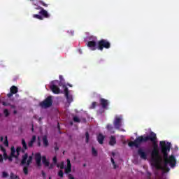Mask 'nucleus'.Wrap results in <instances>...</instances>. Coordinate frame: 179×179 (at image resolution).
<instances>
[{
	"mask_svg": "<svg viewBox=\"0 0 179 179\" xmlns=\"http://www.w3.org/2000/svg\"><path fill=\"white\" fill-rule=\"evenodd\" d=\"M48 179H51V176H50Z\"/></svg>",
	"mask_w": 179,
	"mask_h": 179,
	"instance_id": "obj_63",
	"label": "nucleus"
},
{
	"mask_svg": "<svg viewBox=\"0 0 179 179\" xmlns=\"http://www.w3.org/2000/svg\"><path fill=\"white\" fill-rule=\"evenodd\" d=\"M38 139L39 140L38 141V146H41V142L40 141V137H38Z\"/></svg>",
	"mask_w": 179,
	"mask_h": 179,
	"instance_id": "obj_48",
	"label": "nucleus"
},
{
	"mask_svg": "<svg viewBox=\"0 0 179 179\" xmlns=\"http://www.w3.org/2000/svg\"><path fill=\"white\" fill-rule=\"evenodd\" d=\"M40 106L42 108H49L52 106V96H48L43 101L40 103Z\"/></svg>",
	"mask_w": 179,
	"mask_h": 179,
	"instance_id": "obj_5",
	"label": "nucleus"
},
{
	"mask_svg": "<svg viewBox=\"0 0 179 179\" xmlns=\"http://www.w3.org/2000/svg\"><path fill=\"white\" fill-rule=\"evenodd\" d=\"M13 114H17V110H14L13 111Z\"/></svg>",
	"mask_w": 179,
	"mask_h": 179,
	"instance_id": "obj_55",
	"label": "nucleus"
},
{
	"mask_svg": "<svg viewBox=\"0 0 179 179\" xmlns=\"http://www.w3.org/2000/svg\"><path fill=\"white\" fill-rule=\"evenodd\" d=\"M50 169H54V164H51L50 167H49Z\"/></svg>",
	"mask_w": 179,
	"mask_h": 179,
	"instance_id": "obj_52",
	"label": "nucleus"
},
{
	"mask_svg": "<svg viewBox=\"0 0 179 179\" xmlns=\"http://www.w3.org/2000/svg\"><path fill=\"white\" fill-rule=\"evenodd\" d=\"M0 150H1V152H3V153L6 152V149H5V148H3V146L2 145H0Z\"/></svg>",
	"mask_w": 179,
	"mask_h": 179,
	"instance_id": "obj_38",
	"label": "nucleus"
},
{
	"mask_svg": "<svg viewBox=\"0 0 179 179\" xmlns=\"http://www.w3.org/2000/svg\"><path fill=\"white\" fill-rule=\"evenodd\" d=\"M72 171V168L71 167H66L64 169V172L66 174H69V173H71Z\"/></svg>",
	"mask_w": 179,
	"mask_h": 179,
	"instance_id": "obj_25",
	"label": "nucleus"
},
{
	"mask_svg": "<svg viewBox=\"0 0 179 179\" xmlns=\"http://www.w3.org/2000/svg\"><path fill=\"white\" fill-rule=\"evenodd\" d=\"M111 48V43L107 39H101L97 42V50L103 51Z\"/></svg>",
	"mask_w": 179,
	"mask_h": 179,
	"instance_id": "obj_4",
	"label": "nucleus"
},
{
	"mask_svg": "<svg viewBox=\"0 0 179 179\" xmlns=\"http://www.w3.org/2000/svg\"><path fill=\"white\" fill-rule=\"evenodd\" d=\"M35 9L36 10H43V9H44V8H43L41 6H37L36 8H35Z\"/></svg>",
	"mask_w": 179,
	"mask_h": 179,
	"instance_id": "obj_45",
	"label": "nucleus"
},
{
	"mask_svg": "<svg viewBox=\"0 0 179 179\" xmlns=\"http://www.w3.org/2000/svg\"><path fill=\"white\" fill-rule=\"evenodd\" d=\"M148 141H150L153 143V149L151 152V156L153 162V166L157 170H163L162 166V157L159 152V145L156 143L157 141V136L155 133L151 131L149 136H139L135 141L129 142L128 145L130 148L135 147L139 148L142 143H145Z\"/></svg>",
	"mask_w": 179,
	"mask_h": 179,
	"instance_id": "obj_1",
	"label": "nucleus"
},
{
	"mask_svg": "<svg viewBox=\"0 0 179 179\" xmlns=\"http://www.w3.org/2000/svg\"><path fill=\"white\" fill-rule=\"evenodd\" d=\"M113 125L115 129H120L122 127V117H115L113 121Z\"/></svg>",
	"mask_w": 179,
	"mask_h": 179,
	"instance_id": "obj_7",
	"label": "nucleus"
},
{
	"mask_svg": "<svg viewBox=\"0 0 179 179\" xmlns=\"http://www.w3.org/2000/svg\"><path fill=\"white\" fill-rule=\"evenodd\" d=\"M18 92L19 89L17 88V87L13 85L10 88V93L7 94V97H8V99H10V97H12L13 94H16V93H17Z\"/></svg>",
	"mask_w": 179,
	"mask_h": 179,
	"instance_id": "obj_10",
	"label": "nucleus"
},
{
	"mask_svg": "<svg viewBox=\"0 0 179 179\" xmlns=\"http://www.w3.org/2000/svg\"><path fill=\"white\" fill-rule=\"evenodd\" d=\"M58 162V160L57 159V157H55L54 158H53V163H54V164H57V162Z\"/></svg>",
	"mask_w": 179,
	"mask_h": 179,
	"instance_id": "obj_46",
	"label": "nucleus"
},
{
	"mask_svg": "<svg viewBox=\"0 0 179 179\" xmlns=\"http://www.w3.org/2000/svg\"><path fill=\"white\" fill-rule=\"evenodd\" d=\"M41 174H42L43 178L45 179L46 178L45 172H44V171H42Z\"/></svg>",
	"mask_w": 179,
	"mask_h": 179,
	"instance_id": "obj_47",
	"label": "nucleus"
},
{
	"mask_svg": "<svg viewBox=\"0 0 179 179\" xmlns=\"http://www.w3.org/2000/svg\"><path fill=\"white\" fill-rule=\"evenodd\" d=\"M112 155H113V156H115V153H114V152H112Z\"/></svg>",
	"mask_w": 179,
	"mask_h": 179,
	"instance_id": "obj_59",
	"label": "nucleus"
},
{
	"mask_svg": "<svg viewBox=\"0 0 179 179\" xmlns=\"http://www.w3.org/2000/svg\"><path fill=\"white\" fill-rule=\"evenodd\" d=\"M25 150H24V148H22V149L21 148V152H22V153H24Z\"/></svg>",
	"mask_w": 179,
	"mask_h": 179,
	"instance_id": "obj_54",
	"label": "nucleus"
},
{
	"mask_svg": "<svg viewBox=\"0 0 179 179\" xmlns=\"http://www.w3.org/2000/svg\"><path fill=\"white\" fill-rule=\"evenodd\" d=\"M8 157H9V156H8V155L6 154V152H4V158H5V159H8Z\"/></svg>",
	"mask_w": 179,
	"mask_h": 179,
	"instance_id": "obj_51",
	"label": "nucleus"
},
{
	"mask_svg": "<svg viewBox=\"0 0 179 179\" xmlns=\"http://www.w3.org/2000/svg\"><path fill=\"white\" fill-rule=\"evenodd\" d=\"M97 106V103L96 102H92L90 108H96V106Z\"/></svg>",
	"mask_w": 179,
	"mask_h": 179,
	"instance_id": "obj_39",
	"label": "nucleus"
},
{
	"mask_svg": "<svg viewBox=\"0 0 179 179\" xmlns=\"http://www.w3.org/2000/svg\"><path fill=\"white\" fill-rule=\"evenodd\" d=\"M23 171L25 176H27V174H29V168L27 166H24L23 168Z\"/></svg>",
	"mask_w": 179,
	"mask_h": 179,
	"instance_id": "obj_28",
	"label": "nucleus"
},
{
	"mask_svg": "<svg viewBox=\"0 0 179 179\" xmlns=\"http://www.w3.org/2000/svg\"><path fill=\"white\" fill-rule=\"evenodd\" d=\"M110 162L113 166V169H117V164H115V162L113 158H110Z\"/></svg>",
	"mask_w": 179,
	"mask_h": 179,
	"instance_id": "obj_32",
	"label": "nucleus"
},
{
	"mask_svg": "<svg viewBox=\"0 0 179 179\" xmlns=\"http://www.w3.org/2000/svg\"><path fill=\"white\" fill-rule=\"evenodd\" d=\"M97 141L100 145H103V143H104V136H103L101 134H99L97 136Z\"/></svg>",
	"mask_w": 179,
	"mask_h": 179,
	"instance_id": "obj_15",
	"label": "nucleus"
},
{
	"mask_svg": "<svg viewBox=\"0 0 179 179\" xmlns=\"http://www.w3.org/2000/svg\"><path fill=\"white\" fill-rule=\"evenodd\" d=\"M11 155L14 156L15 159H18L19 156H20V152L22 151V147H17L16 150L15 149V146H12L10 148Z\"/></svg>",
	"mask_w": 179,
	"mask_h": 179,
	"instance_id": "obj_6",
	"label": "nucleus"
},
{
	"mask_svg": "<svg viewBox=\"0 0 179 179\" xmlns=\"http://www.w3.org/2000/svg\"><path fill=\"white\" fill-rule=\"evenodd\" d=\"M64 94L67 100V103H71L73 101V98L72 97V95H69V90L66 87L64 88Z\"/></svg>",
	"mask_w": 179,
	"mask_h": 179,
	"instance_id": "obj_9",
	"label": "nucleus"
},
{
	"mask_svg": "<svg viewBox=\"0 0 179 179\" xmlns=\"http://www.w3.org/2000/svg\"><path fill=\"white\" fill-rule=\"evenodd\" d=\"M10 179H18V178H19V176L15 175V173H13V172H11V173H10Z\"/></svg>",
	"mask_w": 179,
	"mask_h": 179,
	"instance_id": "obj_22",
	"label": "nucleus"
},
{
	"mask_svg": "<svg viewBox=\"0 0 179 179\" xmlns=\"http://www.w3.org/2000/svg\"><path fill=\"white\" fill-rule=\"evenodd\" d=\"M13 157H15V156H12V152H10V156L7 157V159L9 160V162H12Z\"/></svg>",
	"mask_w": 179,
	"mask_h": 179,
	"instance_id": "obj_41",
	"label": "nucleus"
},
{
	"mask_svg": "<svg viewBox=\"0 0 179 179\" xmlns=\"http://www.w3.org/2000/svg\"><path fill=\"white\" fill-rule=\"evenodd\" d=\"M38 13L42 16V17H45V19L50 18V13H48V11L45 10L44 8L42 9V10H40Z\"/></svg>",
	"mask_w": 179,
	"mask_h": 179,
	"instance_id": "obj_14",
	"label": "nucleus"
},
{
	"mask_svg": "<svg viewBox=\"0 0 179 179\" xmlns=\"http://www.w3.org/2000/svg\"><path fill=\"white\" fill-rule=\"evenodd\" d=\"M57 167H60L61 170L65 169V163L64 162H61L60 165H57Z\"/></svg>",
	"mask_w": 179,
	"mask_h": 179,
	"instance_id": "obj_30",
	"label": "nucleus"
},
{
	"mask_svg": "<svg viewBox=\"0 0 179 179\" xmlns=\"http://www.w3.org/2000/svg\"><path fill=\"white\" fill-rule=\"evenodd\" d=\"M42 141H43V146H45V148H47L48 146V138L47 136H43Z\"/></svg>",
	"mask_w": 179,
	"mask_h": 179,
	"instance_id": "obj_18",
	"label": "nucleus"
},
{
	"mask_svg": "<svg viewBox=\"0 0 179 179\" xmlns=\"http://www.w3.org/2000/svg\"><path fill=\"white\" fill-rule=\"evenodd\" d=\"M32 160H33V157L29 156L28 160L27 161V165L30 166V163H31Z\"/></svg>",
	"mask_w": 179,
	"mask_h": 179,
	"instance_id": "obj_29",
	"label": "nucleus"
},
{
	"mask_svg": "<svg viewBox=\"0 0 179 179\" xmlns=\"http://www.w3.org/2000/svg\"><path fill=\"white\" fill-rule=\"evenodd\" d=\"M41 159L42 163L45 166V167L50 166V162L47 160V157L45 156L41 157V154L38 152L35 154V162L38 167H41Z\"/></svg>",
	"mask_w": 179,
	"mask_h": 179,
	"instance_id": "obj_3",
	"label": "nucleus"
},
{
	"mask_svg": "<svg viewBox=\"0 0 179 179\" xmlns=\"http://www.w3.org/2000/svg\"><path fill=\"white\" fill-rule=\"evenodd\" d=\"M32 16L34 19H38V20H44L43 16H41L38 14H34Z\"/></svg>",
	"mask_w": 179,
	"mask_h": 179,
	"instance_id": "obj_20",
	"label": "nucleus"
},
{
	"mask_svg": "<svg viewBox=\"0 0 179 179\" xmlns=\"http://www.w3.org/2000/svg\"><path fill=\"white\" fill-rule=\"evenodd\" d=\"M66 162H67V167L72 168V164H71V160L69 159H67Z\"/></svg>",
	"mask_w": 179,
	"mask_h": 179,
	"instance_id": "obj_37",
	"label": "nucleus"
},
{
	"mask_svg": "<svg viewBox=\"0 0 179 179\" xmlns=\"http://www.w3.org/2000/svg\"><path fill=\"white\" fill-rule=\"evenodd\" d=\"M106 129H107L108 131H110V132H112V131H113V129H114V127H113V124H108L106 125Z\"/></svg>",
	"mask_w": 179,
	"mask_h": 179,
	"instance_id": "obj_23",
	"label": "nucleus"
},
{
	"mask_svg": "<svg viewBox=\"0 0 179 179\" xmlns=\"http://www.w3.org/2000/svg\"><path fill=\"white\" fill-rule=\"evenodd\" d=\"M2 162H3V157L1 155H0V163Z\"/></svg>",
	"mask_w": 179,
	"mask_h": 179,
	"instance_id": "obj_49",
	"label": "nucleus"
},
{
	"mask_svg": "<svg viewBox=\"0 0 179 179\" xmlns=\"http://www.w3.org/2000/svg\"><path fill=\"white\" fill-rule=\"evenodd\" d=\"M55 152H58V150H59V148H58L57 143H55Z\"/></svg>",
	"mask_w": 179,
	"mask_h": 179,
	"instance_id": "obj_42",
	"label": "nucleus"
},
{
	"mask_svg": "<svg viewBox=\"0 0 179 179\" xmlns=\"http://www.w3.org/2000/svg\"><path fill=\"white\" fill-rule=\"evenodd\" d=\"M58 176H59V177L62 178L64 177V171L62 170L59 171Z\"/></svg>",
	"mask_w": 179,
	"mask_h": 179,
	"instance_id": "obj_34",
	"label": "nucleus"
},
{
	"mask_svg": "<svg viewBox=\"0 0 179 179\" xmlns=\"http://www.w3.org/2000/svg\"><path fill=\"white\" fill-rule=\"evenodd\" d=\"M83 166H84V167H86V164H84V165H83Z\"/></svg>",
	"mask_w": 179,
	"mask_h": 179,
	"instance_id": "obj_62",
	"label": "nucleus"
},
{
	"mask_svg": "<svg viewBox=\"0 0 179 179\" xmlns=\"http://www.w3.org/2000/svg\"><path fill=\"white\" fill-rule=\"evenodd\" d=\"M115 143H117V138H115V136H111L110 141H109V145L110 146H114V145H115Z\"/></svg>",
	"mask_w": 179,
	"mask_h": 179,
	"instance_id": "obj_16",
	"label": "nucleus"
},
{
	"mask_svg": "<svg viewBox=\"0 0 179 179\" xmlns=\"http://www.w3.org/2000/svg\"><path fill=\"white\" fill-rule=\"evenodd\" d=\"M38 2H39V3H41V5H42L43 6H45V8H48V4L44 3V1H39Z\"/></svg>",
	"mask_w": 179,
	"mask_h": 179,
	"instance_id": "obj_35",
	"label": "nucleus"
},
{
	"mask_svg": "<svg viewBox=\"0 0 179 179\" xmlns=\"http://www.w3.org/2000/svg\"><path fill=\"white\" fill-rule=\"evenodd\" d=\"M87 45L92 51H96L97 50V43L94 41H88Z\"/></svg>",
	"mask_w": 179,
	"mask_h": 179,
	"instance_id": "obj_11",
	"label": "nucleus"
},
{
	"mask_svg": "<svg viewBox=\"0 0 179 179\" xmlns=\"http://www.w3.org/2000/svg\"><path fill=\"white\" fill-rule=\"evenodd\" d=\"M59 80H60V83L62 85L63 87H66V86H65V80L64 79V76H62V75H59Z\"/></svg>",
	"mask_w": 179,
	"mask_h": 179,
	"instance_id": "obj_19",
	"label": "nucleus"
},
{
	"mask_svg": "<svg viewBox=\"0 0 179 179\" xmlns=\"http://www.w3.org/2000/svg\"><path fill=\"white\" fill-rule=\"evenodd\" d=\"M69 179H75V178L73 176H72V175H71V174L69 175Z\"/></svg>",
	"mask_w": 179,
	"mask_h": 179,
	"instance_id": "obj_50",
	"label": "nucleus"
},
{
	"mask_svg": "<svg viewBox=\"0 0 179 179\" xmlns=\"http://www.w3.org/2000/svg\"><path fill=\"white\" fill-rule=\"evenodd\" d=\"M13 100H15V99H14V98H13V99H11V101H13Z\"/></svg>",
	"mask_w": 179,
	"mask_h": 179,
	"instance_id": "obj_61",
	"label": "nucleus"
},
{
	"mask_svg": "<svg viewBox=\"0 0 179 179\" xmlns=\"http://www.w3.org/2000/svg\"><path fill=\"white\" fill-rule=\"evenodd\" d=\"M73 120L74 121V122H80V119H79V117H78L77 116H74L73 117Z\"/></svg>",
	"mask_w": 179,
	"mask_h": 179,
	"instance_id": "obj_33",
	"label": "nucleus"
},
{
	"mask_svg": "<svg viewBox=\"0 0 179 179\" xmlns=\"http://www.w3.org/2000/svg\"><path fill=\"white\" fill-rule=\"evenodd\" d=\"M1 177L2 178H8V177H9V174L6 171H3Z\"/></svg>",
	"mask_w": 179,
	"mask_h": 179,
	"instance_id": "obj_26",
	"label": "nucleus"
},
{
	"mask_svg": "<svg viewBox=\"0 0 179 179\" xmlns=\"http://www.w3.org/2000/svg\"><path fill=\"white\" fill-rule=\"evenodd\" d=\"M0 141H1V142H3V136L0 137Z\"/></svg>",
	"mask_w": 179,
	"mask_h": 179,
	"instance_id": "obj_53",
	"label": "nucleus"
},
{
	"mask_svg": "<svg viewBox=\"0 0 179 179\" xmlns=\"http://www.w3.org/2000/svg\"><path fill=\"white\" fill-rule=\"evenodd\" d=\"M3 106H4L5 107L8 106H10V103L3 101L2 102Z\"/></svg>",
	"mask_w": 179,
	"mask_h": 179,
	"instance_id": "obj_44",
	"label": "nucleus"
},
{
	"mask_svg": "<svg viewBox=\"0 0 179 179\" xmlns=\"http://www.w3.org/2000/svg\"><path fill=\"white\" fill-rule=\"evenodd\" d=\"M50 90L55 94H59V93H61V90L55 84L50 85Z\"/></svg>",
	"mask_w": 179,
	"mask_h": 179,
	"instance_id": "obj_12",
	"label": "nucleus"
},
{
	"mask_svg": "<svg viewBox=\"0 0 179 179\" xmlns=\"http://www.w3.org/2000/svg\"><path fill=\"white\" fill-rule=\"evenodd\" d=\"M31 131H32V132H33V131H34V127L33 124H32Z\"/></svg>",
	"mask_w": 179,
	"mask_h": 179,
	"instance_id": "obj_57",
	"label": "nucleus"
},
{
	"mask_svg": "<svg viewBox=\"0 0 179 179\" xmlns=\"http://www.w3.org/2000/svg\"><path fill=\"white\" fill-rule=\"evenodd\" d=\"M3 113L5 114V117H9V110L8 109H4Z\"/></svg>",
	"mask_w": 179,
	"mask_h": 179,
	"instance_id": "obj_36",
	"label": "nucleus"
},
{
	"mask_svg": "<svg viewBox=\"0 0 179 179\" xmlns=\"http://www.w3.org/2000/svg\"><path fill=\"white\" fill-rule=\"evenodd\" d=\"M90 139V135L89 134V132L85 133V142L86 143H89V141Z\"/></svg>",
	"mask_w": 179,
	"mask_h": 179,
	"instance_id": "obj_24",
	"label": "nucleus"
},
{
	"mask_svg": "<svg viewBox=\"0 0 179 179\" xmlns=\"http://www.w3.org/2000/svg\"><path fill=\"white\" fill-rule=\"evenodd\" d=\"M99 103L102 108H103L104 110H108V104H110L108 100L103 98H101L99 99Z\"/></svg>",
	"mask_w": 179,
	"mask_h": 179,
	"instance_id": "obj_8",
	"label": "nucleus"
},
{
	"mask_svg": "<svg viewBox=\"0 0 179 179\" xmlns=\"http://www.w3.org/2000/svg\"><path fill=\"white\" fill-rule=\"evenodd\" d=\"M27 157H29V155L27 153H25L23 156H22V159L21 161V164L23 166L24 164H26V162H27Z\"/></svg>",
	"mask_w": 179,
	"mask_h": 179,
	"instance_id": "obj_17",
	"label": "nucleus"
},
{
	"mask_svg": "<svg viewBox=\"0 0 179 179\" xmlns=\"http://www.w3.org/2000/svg\"><path fill=\"white\" fill-rule=\"evenodd\" d=\"M3 145L8 148L9 146V142L8 141V136H5V141L3 142Z\"/></svg>",
	"mask_w": 179,
	"mask_h": 179,
	"instance_id": "obj_27",
	"label": "nucleus"
},
{
	"mask_svg": "<svg viewBox=\"0 0 179 179\" xmlns=\"http://www.w3.org/2000/svg\"><path fill=\"white\" fill-rule=\"evenodd\" d=\"M22 149H24V150H27V143H26V141L24 138L22 139Z\"/></svg>",
	"mask_w": 179,
	"mask_h": 179,
	"instance_id": "obj_21",
	"label": "nucleus"
},
{
	"mask_svg": "<svg viewBox=\"0 0 179 179\" xmlns=\"http://www.w3.org/2000/svg\"><path fill=\"white\" fill-rule=\"evenodd\" d=\"M67 86H69V87H72V85L71 84H67Z\"/></svg>",
	"mask_w": 179,
	"mask_h": 179,
	"instance_id": "obj_56",
	"label": "nucleus"
},
{
	"mask_svg": "<svg viewBox=\"0 0 179 179\" xmlns=\"http://www.w3.org/2000/svg\"><path fill=\"white\" fill-rule=\"evenodd\" d=\"M70 124H71V125H73V122H71Z\"/></svg>",
	"mask_w": 179,
	"mask_h": 179,
	"instance_id": "obj_60",
	"label": "nucleus"
},
{
	"mask_svg": "<svg viewBox=\"0 0 179 179\" xmlns=\"http://www.w3.org/2000/svg\"><path fill=\"white\" fill-rule=\"evenodd\" d=\"M55 82H58V80H56Z\"/></svg>",
	"mask_w": 179,
	"mask_h": 179,
	"instance_id": "obj_64",
	"label": "nucleus"
},
{
	"mask_svg": "<svg viewBox=\"0 0 179 179\" xmlns=\"http://www.w3.org/2000/svg\"><path fill=\"white\" fill-rule=\"evenodd\" d=\"M57 128H58V129H60L59 123H58Z\"/></svg>",
	"mask_w": 179,
	"mask_h": 179,
	"instance_id": "obj_58",
	"label": "nucleus"
},
{
	"mask_svg": "<svg viewBox=\"0 0 179 179\" xmlns=\"http://www.w3.org/2000/svg\"><path fill=\"white\" fill-rule=\"evenodd\" d=\"M36 139H37V137L36 136H33L30 141L34 143L36 142Z\"/></svg>",
	"mask_w": 179,
	"mask_h": 179,
	"instance_id": "obj_40",
	"label": "nucleus"
},
{
	"mask_svg": "<svg viewBox=\"0 0 179 179\" xmlns=\"http://www.w3.org/2000/svg\"><path fill=\"white\" fill-rule=\"evenodd\" d=\"M92 156H97V150H96V148L94 147H92Z\"/></svg>",
	"mask_w": 179,
	"mask_h": 179,
	"instance_id": "obj_31",
	"label": "nucleus"
},
{
	"mask_svg": "<svg viewBox=\"0 0 179 179\" xmlns=\"http://www.w3.org/2000/svg\"><path fill=\"white\" fill-rule=\"evenodd\" d=\"M33 145H34V143L31 142V141H29L28 143V146L29 148H33Z\"/></svg>",
	"mask_w": 179,
	"mask_h": 179,
	"instance_id": "obj_43",
	"label": "nucleus"
},
{
	"mask_svg": "<svg viewBox=\"0 0 179 179\" xmlns=\"http://www.w3.org/2000/svg\"><path fill=\"white\" fill-rule=\"evenodd\" d=\"M159 148L161 153L163 155L164 168L166 172H169L170 171V168L167 166L169 164L171 169H174L177 164V159H176L174 155H171L169 157L171 144L169 142L166 143V141H162L159 142Z\"/></svg>",
	"mask_w": 179,
	"mask_h": 179,
	"instance_id": "obj_2",
	"label": "nucleus"
},
{
	"mask_svg": "<svg viewBox=\"0 0 179 179\" xmlns=\"http://www.w3.org/2000/svg\"><path fill=\"white\" fill-rule=\"evenodd\" d=\"M138 155L141 159L146 160L148 159V154L143 151L142 148L138 150Z\"/></svg>",
	"mask_w": 179,
	"mask_h": 179,
	"instance_id": "obj_13",
	"label": "nucleus"
}]
</instances>
